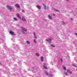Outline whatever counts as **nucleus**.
Segmentation results:
<instances>
[{
    "label": "nucleus",
    "mask_w": 77,
    "mask_h": 77,
    "mask_svg": "<svg viewBox=\"0 0 77 77\" xmlns=\"http://www.w3.org/2000/svg\"><path fill=\"white\" fill-rule=\"evenodd\" d=\"M60 60H61V62H63L62 59V58H61Z\"/></svg>",
    "instance_id": "obj_31"
},
{
    "label": "nucleus",
    "mask_w": 77,
    "mask_h": 77,
    "mask_svg": "<svg viewBox=\"0 0 77 77\" xmlns=\"http://www.w3.org/2000/svg\"><path fill=\"white\" fill-rule=\"evenodd\" d=\"M43 64H44V65L43 66H45V65H46V63H43Z\"/></svg>",
    "instance_id": "obj_26"
},
{
    "label": "nucleus",
    "mask_w": 77,
    "mask_h": 77,
    "mask_svg": "<svg viewBox=\"0 0 77 77\" xmlns=\"http://www.w3.org/2000/svg\"><path fill=\"white\" fill-rule=\"evenodd\" d=\"M44 58L43 57H41V62H43V60H44L43 59Z\"/></svg>",
    "instance_id": "obj_15"
},
{
    "label": "nucleus",
    "mask_w": 77,
    "mask_h": 77,
    "mask_svg": "<svg viewBox=\"0 0 77 77\" xmlns=\"http://www.w3.org/2000/svg\"><path fill=\"white\" fill-rule=\"evenodd\" d=\"M22 12H23V13H24V12H25V11H24L23 10H22Z\"/></svg>",
    "instance_id": "obj_24"
},
{
    "label": "nucleus",
    "mask_w": 77,
    "mask_h": 77,
    "mask_svg": "<svg viewBox=\"0 0 77 77\" xmlns=\"http://www.w3.org/2000/svg\"><path fill=\"white\" fill-rule=\"evenodd\" d=\"M26 43L27 44H30V42H29L28 41H26Z\"/></svg>",
    "instance_id": "obj_18"
},
{
    "label": "nucleus",
    "mask_w": 77,
    "mask_h": 77,
    "mask_svg": "<svg viewBox=\"0 0 77 77\" xmlns=\"http://www.w3.org/2000/svg\"><path fill=\"white\" fill-rule=\"evenodd\" d=\"M37 8L39 9H41V7L39 5H37Z\"/></svg>",
    "instance_id": "obj_13"
},
{
    "label": "nucleus",
    "mask_w": 77,
    "mask_h": 77,
    "mask_svg": "<svg viewBox=\"0 0 77 77\" xmlns=\"http://www.w3.org/2000/svg\"><path fill=\"white\" fill-rule=\"evenodd\" d=\"M20 20H22V21H26V19L25 18H24V17H22V19L21 18Z\"/></svg>",
    "instance_id": "obj_6"
},
{
    "label": "nucleus",
    "mask_w": 77,
    "mask_h": 77,
    "mask_svg": "<svg viewBox=\"0 0 77 77\" xmlns=\"http://www.w3.org/2000/svg\"><path fill=\"white\" fill-rule=\"evenodd\" d=\"M34 38H35V39H37V37H36V36L34 35Z\"/></svg>",
    "instance_id": "obj_23"
},
{
    "label": "nucleus",
    "mask_w": 77,
    "mask_h": 77,
    "mask_svg": "<svg viewBox=\"0 0 77 77\" xmlns=\"http://www.w3.org/2000/svg\"><path fill=\"white\" fill-rule=\"evenodd\" d=\"M51 46L52 47H55V46H54L53 45H51Z\"/></svg>",
    "instance_id": "obj_25"
},
{
    "label": "nucleus",
    "mask_w": 77,
    "mask_h": 77,
    "mask_svg": "<svg viewBox=\"0 0 77 77\" xmlns=\"http://www.w3.org/2000/svg\"><path fill=\"white\" fill-rule=\"evenodd\" d=\"M34 42H35V43H37V42H36V39H34Z\"/></svg>",
    "instance_id": "obj_22"
},
{
    "label": "nucleus",
    "mask_w": 77,
    "mask_h": 77,
    "mask_svg": "<svg viewBox=\"0 0 77 77\" xmlns=\"http://www.w3.org/2000/svg\"><path fill=\"white\" fill-rule=\"evenodd\" d=\"M7 8L8 9H9V10H10V11H13V8H11V6H9V5H7Z\"/></svg>",
    "instance_id": "obj_4"
},
{
    "label": "nucleus",
    "mask_w": 77,
    "mask_h": 77,
    "mask_svg": "<svg viewBox=\"0 0 77 77\" xmlns=\"http://www.w3.org/2000/svg\"><path fill=\"white\" fill-rule=\"evenodd\" d=\"M62 67H63V69L64 70H65V71H66V67H65V66L63 65Z\"/></svg>",
    "instance_id": "obj_7"
},
{
    "label": "nucleus",
    "mask_w": 77,
    "mask_h": 77,
    "mask_svg": "<svg viewBox=\"0 0 77 77\" xmlns=\"http://www.w3.org/2000/svg\"><path fill=\"white\" fill-rule=\"evenodd\" d=\"M45 73L48 76V77H53V75H52V74H51L49 75H48V73H47V72H45Z\"/></svg>",
    "instance_id": "obj_3"
},
{
    "label": "nucleus",
    "mask_w": 77,
    "mask_h": 77,
    "mask_svg": "<svg viewBox=\"0 0 77 77\" xmlns=\"http://www.w3.org/2000/svg\"><path fill=\"white\" fill-rule=\"evenodd\" d=\"M52 39V38H49L48 39L46 40V41L48 42V43L51 44V41Z\"/></svg>",
    "instance_id": "obj_2"
},
{
    "label": "nucleus",
    "mask_w": 77,
    "mask_h": 77,
    "mask_svg": "<svg viewBox=\"0 0 77 77\" xmlns=\"http://www.w3.org/2000/svg\"><path fill=\"white\" fill-rule=\"evenodd\" d=\"M15 6L16 7H17V8H20V6L17 4H16L15 5Z\"/></svg>",
    "instance_id": "obj_10"
},
{
    "label": "nucleus",
    "mask_w": 77,
    "mask_h": 77,
    "mask_svg": "<svg viewBox=\"0 0 77 77\" xmlns=\"http://www.w3.org/2000/svg\"><path fill=\"white\" fill-rule=\"evenodd\" d=\"M13 19H14V20H17V18H14Z\"/></svg>",
    "instance_id": "obj_27"
},
{
    "label": "nucleus",
    "mask_w": 77,
    "mask_h": 77,
    "mask_svg": "<svg viewBox=\"0 0 77 77\" xmlns=\"http://www.w3.org/2000/svg\"><path fill=\"white\" fill-rule=\"evenodd\" d=\"M3 47H4V45H3Z\"/></svg>",
    "instance_id": "obj_36"
},
{
    "label": "nucleus",
    "mask_w": 77,
    "mask_h": 77,
    "mask_svg": "<svg viewBox=\"0 0 77 77\" xmlns=\"http://www.w3.org/2000/svg\"><path fill=\"white\" fill-rule=\"evenodd\" d=\"M68 72L69 73V74H71V73H72V72L70 71L69 69H68Z\"/></svg>",
    "instance_id": "obj_12"
},
{
    "label": "nucleus",
    "mask_w": 77,
    "mask_h": 77,
    "mask_svg": "<svg viewBox=\"0 0 77 77\" xmlns=\"http://www.w3.org/2000/svg\"><path fill=\"white\" fill-rule=\"evenodd\" d=\"M61 23L63 25H64L65 24V23H64V22L62 21L61 22Z\"/></svg>",
    "instance_id": "obj_19"
},
{
    "label": "nucleus",
    "mask_w": 77,
    "mask_h": 77,
    "mask_svg": "<svg viewBox=\"0 0 77 77\" xmlns=\"http://www.w3.org/2000/svg\"><path fill=\"white\" fill-rule=\"evenodd\" d=\"M64 74L65 75H67V73L66 72H64Z\"/></svg>",
    "instance_id": "obj_20"
},
{
    "label": "nucleus",
    "mask_w": 77,
    "mask_h": 77,
    "mask_svg": "<svg viewBox=\"0 0 77 77\" xmlns=\"http://www.w3.org/2000/svg\"><path fill=\"white\" fill-rule=\"evenodd\" d=\"M33 34H34V36H35V32H33Z\"/></svg>",
    "instance_id": "obj_28"
},
{
    "label": "nucleus",
    "mask_w": 77,
    "mask_h": 77,
    "mask_svg": "<svg viewBox=\"0 0 77 77\" xmlns=\"http://www.w3.org/2000/svg\"><path fill=\"white\" fill-rule=\"evenodd\" d=\"M48 18L50 20H52V17L50 15L48 16Z\"/></svg>",
    "instance_id": "obj_9"
},
{
    "label": "nucleus",
    "mask_w": 77,
    "mask_h": 77,
    "mask_svg": "<svg viewBox=\"0 0 77 77\" xmlns=\"http://www.w3.org/2000/svg\"><path fill=\"white\" fill-rule=\"evenodd\" d=\"M54 15V14H53V15Z\"/></svg>",
    "instance_id": "obj_37"
},
{
    "label": "nucleus",
    "mask_w": 77,
    "mask_h": 77,
    "mask_svg": "<svg viewBox=\"0 0 77 77\" xmlns=\"http://www.w3.org/2000/svg\"><path fill=\"white\" fill-rule=\"evenodd\" d=\"M67 72H68V69L67 70Z\"/></svg>",
    "instance_id": "obj_35"
},
{
    "label": "nucleus",
    "mask_w": 77,
    "mask_h": 77,
    "mask_svg": "<svg viewBox=\"0 0 77 77\" xmlns=\"http://www.w3.org/2000/svg\"><path fill=\"white\" fill-rule=\"evenodd\" d=\"M43 67L45 69H47V67L45 66H43Z\"/></svg>",
    "instance_id": "obj_14"
},
{
    "label": "nucleus",
    "mask_w": 77,
    "mask_h": 77,
    "mask_svg": "<svg viewBox=\"0 0 77 77\" xmlns=\"http://www.w3.org/2000/svg\"><path fill=\"white\" fill-rule=\"evenodd\" d=\"M43 6L44 7H45V10H46V9H49V7H46V6L45 5H44Z\"/></svg>",
    "instance_id": "obj_8"
},
{
    "label": "nucleus",
    "mask_w": 77,
    "mask_h": 77,
    "mask_svg": "<svg viewBox=\"0 0 77 77\" xmlns=\"http://www.w3.org/2000/svg\"><path fill=\"white\" fill-rule=\"evenodd\" d=\"M9 33V34H11V35H15V33H14L13 32L11 31H10Z\"/></svg>",
    "instance_id": "obj_5"
},
{
    "label": "nucleus",
    "mask_w": 77,
    "mask_h": 77,
    "mask_svg": "<svg viewBox=\"0 0 77 77\" xmlns=\"http://www.w3.org/2000/svg\"><path fill=\"white\" fill-rule=\"evenodd\" d=\"M53 9H54V11H57V12H59V10L56 9L55 8H54Z\"/></svg>",
    "instance_id": "obj_17"
},
{
    "label": "nucleus",
    "mask_w": 77,
    "mask_h": 77,
    "mask_svg": "<svg viewBox=\"0 0 77 77\" xmlns=\"http://www.w3.org/2000/svg\"><path fill=\"white\" fill-rule=\"evenodd\" d=\"M35 54L37 56H39V54L38 53H36Z\"/></svg>",
    "instance_id": "obj_16"
},
{
    "label": "nucleus",
    "mask_w": 77,
    "mask_h": 77,
    "mask_svg": "<svg viewBox=\"0 0 77 77\" xmlns=\"http://www.w3.org/2000/svg\"><path fill=\"white\" fill-rule=\"evenodd\" d=\"M31 69H32V70L33 71V70H34V69H35V68L33 67H32Z\"/></svg>",
    "instance_id": "obj_21"
},
{
    "label": "nucleus",
    "mask_w": 77,
    "mask_h": 77,
    "mask_svg": "<svg viewBox=\"0 0 77 77\" xmlns=\"http://www.w3.org/2000/svg\"><path fill=\"white\" fill-rule=\"evenodd\" d=\"M22 29L21 30L23 34H25V35H26L27 32V29L23 27H22Z\"/></svg>",
    "instance_id": "obj_1"
},
{
    "label": "nucleus",
    "mask_w": 77,
    "mask_h": 77,
    "mask_svg": "<svg viewBox=\"0 0 77 77\" xmlns=\"http://www.w3.org/2000/svg\"><path fill=\"white\" fill-rule=\"evenodd\" d=\"M70 20H73V18H71Z\"/></svg>",
    "instance_id": "obj_29"
},
{
    "label": "nucleus",
    "mask_w": 77,
    "mask_h": 77,
    "mask_svg": "<svg viewBox=\"0 0 77 77\" xmlns=\"http://www.w3.org/2000/svg\"><path fill=\"white\" fill-rule=\"evenodd\" d=\"M17 48H18V46H16V47L15 48V49H16Z\"/></svg>",
    "instance_id": "obj_30"
},
{
    "label": "nucleus",
    "mask_w": 77,
    "mask_h": 77,
    "mask_svg": "<svg viewBox=\"0 0 77 77\" xmlns=\"http://www.w3.org/2000/svg\"><path fill=\"white\" fill-rule=\"evenodd\" d=\"M16 15L17 17L18 18H20V19H21V17H20V15H19V14L17 13L16 14Z\"/></svg>",
    "instance_id": "obj_11"
},
{
    "label": "nucleus",
    "mask_w": 77,
    "mask_h": 77,
    "mask_svg": "<svg viewBox=\"0 0 77 77\" xmlns=\"http://www.w3.org/2000/svg\"><path fill=\"white\" fill-rule=\"evenodd\" d=\"M0 65H2V64L0 63Z\"/></svg>",
    "instance_id": "obj_33"
},
{
    "label": "nucleus",
    "mask_w": 77,
    "mask_h": 77,
    "mask_svg": "<svg viewBox=\"0 0 77 77\" xmlns=\"http://www.w3.org/2000/svg\"><path fill=\"white\" fill-rule=\"evenodd\" d=\"M75 35H76L77 36V33H75Z\"/></svg>",
    "instance_id": "obj_32"
},
{
    "label": "nucleus",
    "mask_w": 77,
    "mask_h": 77,
    "mask_svg": "<svg viewBox=\"0 0 77 77\" xmlns=\"http://www.w3.org/2000/svg\"><path fill=\"white\" fill-rule=\"evenodd\" d=\"M66 1H68V0H65Z\"/></svg>",
    "instance_id": "obj_34"
}]
</instances>
